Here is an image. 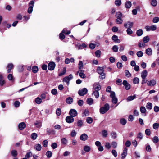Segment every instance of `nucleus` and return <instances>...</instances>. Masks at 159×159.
<instances>
[{"label":"nucleus","mask_w":159,"mask_h":159,"mask_svg":"<svg viewBox=\"0 0 159 159\" xmlns=\"http://www.w3.org/2000/svg\"><path fill=\"white\" fill-rule=\"evenodd\" d=\"M110 108L109 105L108 103H106L104 107H101L100 109V112L101 114H104L108 111Z\"/></svg>","instance_id":"1"},{"label":"nucleus","mask_w":159,"mask_h":159,"mask_svg":"<svg viewBox=\"0 0 159 159\" xmlns=\"http://www.w3.org/2000/svg\"><path fill=\"white\" fill-rule=\"evenodd\" d=\"M34 3V0H32L29 3V7L27 12L29 14L32 13L33 10V8Z\"/></svg>","instance_id":"2"},{"label":"nucleus","mask_w":159,"mask_h":159,"mask_svg":"<svg viewBox=\"0 0 159 159\" xmlns=\"http://www.w3.org/2000/svg\"><path fill=\"white\" fill-rule=\"evenodd\" d=\"M110 96L112 98V102L113 104H116L117 102V98L116 97L115 93L114 92H111L110 93Z\"/></svg>","instance_id":"3"},{"label":"nucleus","mask_w":159,"mask_h":159,"mask_svg":"<svg viewBox=\"0 0 159 159\" xmlns=\"http://www.w3.org/2000/svg\"><path fill=\"white\" fill-rule=\"evenodd\" d=\"M87 92V89L86 88H84L81 90H79L78 92V93L80 95L83 96L86 94Z\"/></svg>","instance_id":"4"},{"label":"nucleus","mask_w":159,"mask_h":159,"mask_svg":"<svg viewBox=\"0 0 159 159\" xmlns=\"http://www.w3.org/2000/svg\"><path fill=\"white\" fill-rule=\"evenodd\" d=\"M66 121L69 123H71L73 122L74 121L73 117L71 116H68L66 118Z\"/></svg>","instance_id":"5"},{"label":"nucleus","mask_w":159,"mask_h":159,"mask_svg":"<svg viewBox=\"0 0 159 159\" xmlns=\"http://www.w3.org/2000/svg\"><path fill=\"white\" fill-rule=\"evenodd\" d=\"M55 66V63L53 62H51L48 64V68L49 70H52L54 69Z\"/></svg>","instance_id":"6"},{"label":"nucleus","mask_w":159,"mask_h":159,"mask_svg":"<svg viewBox=\"0 0 159 159\" xmlns=\"http://www.w3.org/2000/svg\"><path fill=\"white\" fill-rule=\"evenodd\" d=\"M101 89V85L98 83H95L93 85V89L94 90L99 91Z\"/></svg>","instance_id":"7"},{"label":"nucleus","mask_w":159,"mask_h":159,"mask_svg":"<svg viewBox=\"0 0 159 159\" xmlns=\"http://www.w3.org/2000/svg\"><path fill=\"white\" fill-rule=\"evenodd\" d=\"M69 114L70 116L74 117L77 116V112L74 109H71L69 111Z\"/></svg>","instance_id":"8"},{"label":"nucleus","mask_w":159,"mask_h":159,"mask_svg":"<svg viewBox=\"0 0 159 159\" xmlns=\"http://www.w3.org/2000/svg\"><path fill=\"white\" fill-rule=\"evenodd\" d=\"M133 22L128 21L124 24V26L125 28H131L133 27Z\"/></svg>","instance_id":"9"},{"label":"nucleus","mask_w":159,"mask_h":159,"mask_svg":"<svg viewBox=\"0 0 159 159\" xmlns=\"http://www.w3.org/2000/svg\"><path fill=\"white\" fill-rule=\"evenodd\" d=\"M123 84L125 86L126 90H128L130 89V85L128 83L127 81L126 80H124L123 81Z\"/></svg>","instance_id":"10"},{"label":"nucleus","mask_w":159,"mask_h":159,"mask_svg":"<svg viewBox=\"0 0 159 159\" xmlns=\"http://www.w3.org/2000/svg\"><path fill=\"white\" fill-rule=\"evenodd\" d=\"M18 127L20 130H23L26 127V124L24 122H22L19 124Z\"/></svg>","instance_id":"11"},{"label":"nucleus","mask_w":159,"mask_h":159,"mask_svg":"<svg viewBox=\"0 0 159 159\" xmlns=\"http://www.w3.org/2000/svg\"><path fill=\"white\" fill-rule=\"evenodd\" d=\"M156 84V81L155 80H152L150 81H148L147 82V85L149 86H153Z\"/></svg>","instance_id":"12"},{"label":"nucleus","mask_w":159,"mask_h":159,"mask_svg":"<svg viewBox=\"0 0 159 159\" xmlns=\"http://www.w3.org/2000/svg\"><path fill=\"white\" fill-rule=\"evenodd\" d=\"M127 148H125L121 155V158L124 159L126 157L127 155Z\"/></svg>","instance_id":"13"},{"label":"nucleus","mask_w":159,"mask_h":159,"mask_svg":"<svg viewBox=\"0 0 159 159\" xmlns=\"http://www.w3.org/2000/svg\"><path fill=\"white\" fill-rule=\"evenodd\" d=\"M14 66L12 63H10L8 64L7 68L8 69L7 72L8 73L11 72V70L13 68Z\"/></svg>","instance_id":"14"},{"label":"nucleus","mask_w":159,"mask_h":159,"mask_svg":"<svg viewBox=\"0 0 159 159\" xmlns=\"http://www.w3.org/2000/svg\"><path fill=\"white\" fill-rule=\"evenodd\" d=\"M88 138V135L85 133L81 134L80 136V139L83 141H85Z\"/></svg>","instance_id":"15"},{"label":"nucleus","mask_w":159,"mask_h":159,"mask_svg":"<svg viewBox=\"0 0 159 159\" xmlns=\"http://www.w3.org/2000/svg\"><path fill=\"white\" fill-rule=\"evenodd\" d=\"M3 76L0 73V86H3L5 83Z\"/></svg>","instance_id":"16"},{"label":"nucleus","mask_w":159,"mask_h":159,"mask_svg":"<svg viewBox=\"0 0 159 159\" xmlns=\"http://www.w3.org/2000/svg\"><path fill=\"white\" fill-rule=\"evenodd\" d=\"M97 71L99 74L101 75L104 73V68L102 67H98L97 68Z\"/></svg>","instance_id":"17"},{"label":"nucleus","mask_w":159,"mask_h":159,"mask_svg":"<svg viewBox=\"0 0 159 159\" xmlns=\"http://www.w3.org/2000/svg\"><path fill=\"white\" fill-rule=\"evenodd\" d=\"M84 65L82 61H80L78 63V68L80 71L82 72V70H81L83 68Z\"/></svg>","instance_id":"18"},{"label":"nucleus","mask_w":159,"mask_h":159,"mask_svg":"<svg viewBox=\"0 0 159 159\" xmlns=\"http://www.w3.org/2000/svg\"><path fill=\"white\" fill-rule=\"evenodd\" d=\"M112 39L114 41L118 43H119L120 42V40L118 39V37L116 35H113L112 37Z\"/></svg>","instance_id":"19"},{"label":"nucleus","mask_w":159,"mask_h":159,"mask_svg":"<svg viewBox=\"0 0 159 159\" xmlns=\"http://www.w3.org/2000/svg\"><path fill=\"white\" fill-rule=\"evenodd\" d=\"M92 95L95 96L96 98H98L99 96V94L98 91L94 90L93 91Z\"/></svg>","instance_id":"20"},{"label":"nucleus","mask_w":159,"mask_h":159,"mask_svg":"<svg viewBox=\"0 0 159 159\" xmlns=\"http://www.w3.org/2000/svg\"><path fill=\"white\" fill-rule=\"evenodd\" d=\"M147 75V72L146 70H145L143 71L141 73V77L142 79L146 78Z\"/></svg>","instance_id":"21"},{"label":"nucleus","mask_w":159,"mask_h":159,"mask_svg":"<svg viewBox=\"0 0 159 159\" xmlns=\"http://www.w3.org/2000/svg\"><path fill=\"white\" fill-rule=\"evenodd\" d=\"M145 52L148 55L151 56L152 53V50L151 48H149L146 50Z\"/></svg>","instance_id":"22"},{"label":"nucleus","mask_w":159,"mask_h":159,"mask_svg":"<svg viewBox=\"0 0 159 159\" xmlns=\"http://www.w3.org/2000/svg\"><path fill=\"white\" fill-rule=\"evenodd\" d=\"M73 98L70 97L67 98L66 99V103L68 104H71L73 102Z\"/></svg>","instance_id":"23"},{"label":"nucleus","mask_w":159,"mask_h":159,"mask_svg":"<svg viewBox=\"0 0 159 159\" xmlns=\"http://www.w3.org/2000/svg\"><path fill=\"white\" fill-rule=\"evenodd\" d=\"M11 154L14 157H16L18 155V152L16 150H14L11 152Z\"/></svg>","instance_id":"24"},{"label":"nucleus","mask_w":159,"mask_h":159,"mask_svg":"<svg viewBox=\"0 0 159 159\" xmlns=\"http://www.w3.org/2000/svg\"><path fill=\"white\" fill-rule=\"evenodd\" d=\"M150 40V38L148 36L144 37L143 39V41L144 43H147Z\"/></svg>","instance_id":"25"},{"label":"nucleus","mask_w":159,"mask_h":159,"mask_svg":"<svg viewBox=\"0 0 159 159\" xmlns=\"http://www.w3.org/2000/svg\"><path fill=\"white\" fill-rule=\"evenodd\" d=\"M132 3L130 1H127L125 3V6L127 8H129L131 7Z\"/></svg>","instance_id":"26"},{"label":"nucleus","mask_w":159,"mask_h":159,"mask_svg":"<svg viewBox=\"0 0 159 159\" xmlns=\"http://www.w3.org/2000/svg\"><path fill=\"white\" fill-rule=\"evenodd\" d=\"M136 96L135 95H134L133 96H129L127 98V101H130L134 100Z\"/></svg>","instance_id":"27"},{"label":"nucleus","mask_w":159,"mask_h":159,"mask_svg":"<svg viewBox=\"0 0 159 159\" xmlns=\"http://www.w3.org/2000/svg\"><path fill=\"white\" fill-rule=\"evenodd\" d=\"M84 150L85 152H88L90 151L91 150V148L89 146L86 145L84 147Z\"/></svg>","instance_id":"28"},{"label":"nucleus","mask_w":159,"mask_h":159,"mask_svg":"<svg viewBox=\"0 0 159 159\" xmlns=\"http://www.w3.org/2000/svg\"><path fill=\"white\" fill-rule=\"evenodd\" d=\"M140 9V7L139 6H138L136 7V9H134L132 11V13L134 15H136L137 14V10H139Z\"/></svg>","instance_id":"29"},{"label":"nucleus","mask_w":159,"mask_h":159,"mask_svg":"<svg viewBox=\"0 0 159 159\" xmlns=\"http://www.w3.org/2000/svg\"><path fill=\"white\" fill-rule=\"evenodd\" d=\"M143 34V30L142 29H139L136 31V34L138 36H141Z\"/></svg>","instance_id":"30"},{"label":"nucleus","mask_w":159,"mask_h":159,"mask_svg":"<svg viewBox=\"0 0 159 159\" xmlns=\"http://www.w3.org/2000/svg\"><path fill=\"white\" fill-rule=\"evenodd\" d=\"M87 102L89 105H91L93 103V100L91 98H89L87 99Z\"/></svg>","instance_id":"31"},{"label":"nucleus","mask_w":159,"mask_h":159,"mask_svg":"<svg viewBox=\"0 0 159 159\" xmlns=\"http://www.w3.org/2000/svg\"><path fill=\"white\" fill-rule=\"evenodd\" d=\"M61 143L64 145L66 144L67 143V140L65 138H63L61 139Z\"/></svg>","instance_id":"32"},{"label":"nucleus","mask_w":159,"mask_h":159,"mask_svg":"<svg viewBox=\"0 0 159 159\" xmlns=\"http://www.w3.org/2000/svg\"><path fill=\"white\" fill-rule=\"evenodd\" d=\"M86 121L88 123L90 124L92 123L93 119L91 117H88L86 118Z\"/></svg>","instance_id":"33"},{"label":"nucleus","mask_w":159,"mask_h":159,"mask_svg":"<svg viewBox=\"0 0 159 159\" xmlns=\"http://www.w3.org/2000/svg\"><path fill=\"white\" fill-rule=\"evenodd\" d=\"M116 22L117 24H120L122 23L123 20L121 18H117L116 20Z\"/></svg>","instance_id":"34"},{"label":"nucleus","mask_w":159,"mask_h":159,"mask_svg":"<svg viewBox=\"0 0 159 159\" xmlns=\"http://www.w3.org/2000/svg\"><path fill=\"white\" fill-rule=\"evenodd\" d=\"M38 70V68L37 66H35L33 67L32 68V72L34 73L37 72Z\"/></svg>","instance_id":"35"},{"label":"nucleus","mask_w":159,"mask_h":159,"mask_svg":"<svg viewBox=\"0 0 159 159\" xmlns=\"http://www.w3.org/2000/svg\"><path fill=\"white\" fill-rule=\"evenodd\" d=\"M152 141L154 143H157L159 141V138L157 136H154L152 139Z\"/></svg>","instance_id":"36"},{"label":"nucleus","mask_w":159,"mask_h":159,"mask_svg":"<svg viewBox=\"0 0 159 159\" xmlns=\"http://www.w3.org/2000/svg\"><path fill=\"white\" fill-rule=\"evenodd\" d=\"M66 72V67H64L63 69V70L62 72H61L59 74V76H61L64 74H65Z\"/></svg>","instance_id":"37"},{"label":"nucleus","mask_w":159,"mask_h":159,"mask_svg":"<svg viewBox=\"0 0 159 159\" xmlns=\"http://www.w3.org/2000/svg\"><path fill=\"white\" fill-rule=\"evenodd\" d=\"M146 107L147 109H148L149 110L151 109L152 108V104L150 102L148 103L147 104Z\"/></svg>","instance_id":"38"},{"label":"nucleus","mask_w":159,"mask_h":159,"mask_svg":"<svg viewBox=\"0 0 159 159\" xmlns=\"http://www.w3.org/2000/svg\"><path fill=\"white\" fill-rule=\"evenodd\" d=\"M159 127V124L158 123H156L153 125V128L155 129H157Z\"/></svg>","instance_id":"39"},{"label":"nucleus","mask_w":159,"mask_h":159,"mask_svg":"<svg viewBox=\"0 0 159 159\" xmlns=\"http://www.w3.org/2000/svg\"><path fill=\"white\" fill-rule=\"evenodd\" d=\"M115 5L117 6H119L121 4V0H115Z\"/></svg>","instance_id":"40"},{"label":"nucleus","mask_w":159,"mask_h":159,"mask_svg":"<svg viewBox=\"0 0 159 159\" xmlns=\"http://www.w3.org/2000/svg\"><path fill=\"white\" fill-rule=\"evenodd\" d=\"M140 111L142 113H144L146 111L145 108L143 106H142L140 107Z\"/></svg>","instance_id":"41"},{"label":"nucleus","mask_w":159,"mask_h":159,"mask_svg":"<svg viewBox=\"0 0 159 159\" xmlns=\"http://www.w3.org/2000/svg\"><path fill=\"white\" fill-rule=\"evenodd\" d=\"M133 83L135 84H137L139 83V79L137 77H135L133 80Z\"/></svg>","instance_id":"42"},{"label":"nucleus","mask_w":159,"mask_h":159,"mask_svg":"<svg viewBox=\"0 0 159 159\" xmlns=\"http://www.w3.org/2000/svg\"><path fill=\"white\" fill-rule=\"evenodd\" d=\"M120 122L123 125H125L126 123V120L124 118L120 119Z\"/></svg>","instance_id":"43"},{"label":"nucleus","mask_w":159,"mask_h":159,"mask_svg":"<svg viewBox=\"0 0 159 159\" xmlns=\"http://www.w3.org/2000/svg\"><path fill=\"white\" fill-rule=\"evenodd\" d=\"M111 144L112 147L114 148H116L117 146V143L116 142L114 141L112 142Z\"/></svg>","instance_id":"44"},{"label":"nucleus","mask_w":159,"mask_h":159,"mask_svg":"<svg viewBox=\"0 0 159 159\" xmlns=\"http://www.w3.org/2000/svg\"><path fill=\"white\" fill-rule=\"evenodd\" d=\"M122 14L120 12H117L116 13V18H121Z\"/></svg>","instance_id":"45"},{"label":"nucleus","mask_w":159,"mask_h":159,"mask_svg":"<svg viewBox=\"0 0 159 159\" xmlns=\"http://www.w3.org/2000/svg\"><path fill=\"white\" fill-rule=\"evenodd\" d=\"M136 54L138 57H140L143 56V53L141 51H139L137 52Z\"/></svg>","instance_id":"46"},{"label":"nucleus","mask_w":159,"mask_h":159,"mask_svg":"<svg viewBox=\"0 0 159 159\" xmlns=\"http://www.w3.org/2000/svg\"><path fill=\"white\" fill-rule=\"evenodd\" d=\"M111 137L113 139H116L117 137V134L116 132H112L111 133Z\"/></svg>","instance_id":"47"},{"label":"nucleus","mask_w":159,"mask_h":159,"mask_svg":"<svg viewBox=\"0 0 159 159\" xmlns=\"http://www.w3.org/2000/svg\"><path fill=\"white\" fill-rule=\"evenodd\" d=\"M62 33L66 34H70V31H67L66 29L65 28L62 31Z\"/></svg>","instance_id":"48"},{"label":"nucleus","mask_w":159,"mask_h":159,"mask_svg":"<svg viewBox=\"0 0 159 159\" xmlns=\"http://www.w3.org/2000/svg\"><path fill=\"white\" fill-rule=\"evenodd\" d=\"M100 54L101 51L99 50H97L95 52V55L97 57H100Z\"/></svg>","instance_id":"49"},{"label":"nucleus","mask_w":159,"mask_h":159,"mask_svg":"<svg viewBox=\"0 0 159 159\" xmlns=\"http://www.w3.org/2000/svg\"><path fill=\"white\" fill-rule=\"evenodd\" d=\"M105 147L107 149H109L111 147V145L109 143L107 142L105 143Z\"/></svg>","instance_id":"50"},{"label":"nucleus","mask_w":159,"mask_h":159,"mask_svg":"<svg viewBox=\"0 0 159 159\" xmlns=\"http://www.w3.org/2000/svg\"><path fill=\"white\" fill-rule=\"evenodd\" d=\"M37 135L36 133H33L31 134V137L32 139L35 140L37 138Z\"/></svg>","instance_id":"51"},{"label":"nucleus","mask_w":159,"mask_h":159,"mask_svg":"<svg viewBox=\"0 0 159 159\" xmlns=\"http://www.w3.org/2000/svg\"><path fill=\"white\" fill-rule=\"evenodd\" d=\"M46 155L47 157L50 158L52 156V153L50 151H47L46 153Z\"/></svg>","instance_id":"52"},{"label":"nucleus","mask_w":159,"mask_h":159,"mask_svg":"<svg viewBox=\"0 0 159 159\" xmlns=\"http://www.w3.org/2000/svg\"><path fill=\"white\" fill-rule=\"evenodd\" d=\"M125 75L128 77H129L131 76V74L128 70H126L125 71Z\"/></svg>","instance_id":"53"},{"label":"nucleus","mask_w":159,"mask_h":159,"mask_svg":"<svg viewBox=\"0 0 159 159\" xmlns=\"http://www.w3.org/2000/svg\"><path fill=\"white\" fill-rule=\"evenodd\" d=\"M157 4V2L156 0H152L151 2V4L153 6H155Z\"/></svg>","instance_id":"54"},{"label":"nucleus","mask_w":159,"mask_h":159,"mask_svg":"<svg viewBox=\"0 0 159 159\" xmlns=\"http://www.w3.org/2000/svg\"><path fill=\"white\" fill-rule=\"evenodd\" d=\"M14 106L16 107H18L20 105V102L18 101H16L14 102Z\"/></svg>","instance_id":"55"},{"label":"nucleus","mask_w":159,"mask_h":159,"mask_svg":"<svg viewBox=\"0 0 159 159\" xmlns=\"http://www.w3.org/2000/svg\"><path fill=\"white\" fill-rule=\"evenodd\" d=\"M145 43H144V42L140 43L138 44V46L140 48L143 47L144 48L146 46V44Z\"/></svg>","instance_id":"56"},{"label":"nucleus","mask_w":159,"mask_h":159,"mask_svg":"<svg viewBox=\"0 0 159 159\" xmlns=\"http://www.w3.org/2000/svg\"><path fill=\"white\" fill-rule=\"evenodd\" d=\"M145 133L146 135L148 136L150 135L151 134V131L150 129H146L145 131Z\"/></svg>","instance_id":"57"},{"label":"nucleus","mask_w":159,"mask_h":159,"mask_svg":"<svg viewBox=\"0 0 159 159\" xmlns=\"http://www.w3.org/2000/svg\"><path fill=\"white\" fill-rule=\"evenodd\" d=\"M61 113V111L60 108H58L56 111V113L57 116H59Z\"/></svg>","instance_id":"58"},{"label":"nucleus","mask_w":159,"mask_h":159,"mask_svg":"<svg viewBox=\"0 0 159 159\" xmlns=\"http://www.w3.org/2000/svg\"><path fill=\"white\" fill-rule=\"evenodd\" d=\"M126 32L129 35H131L133 33V31L130 28H128L126 30Z\"/></svg>","instance_id":"59"},{"label":"nucleus","mask_w":159,"mask_h":159,"mask_svg":"<svg viewBox=\"0 0 159 159\" xmlns=\"http://www.w3.org/2000/svg\"><path fill=\"white\" fill-rule=\"evenodd\" d=\"M76 134V132L74 130H73L71 132L70 135L71 136L73 137L75 136Z\"/></svg>","instance_id":"60"},{"label":"nucleus","mask_w":159,"mask_h":159,"mask_svg":"<svg viewBox=\"0 0 159 159\" xmlns=\"http://www.w3.org/2000/svg\"><path fill=\"white\" fill-rule=\"evenodd\" d=\"M83 125V122L81 120H78L77 122V125L79 127H81Z\"/></svg>","instance_id":"61"},{"label":"nucleus","mask_w":159,"mask_h":159,"mask_svg":"<svg viewBox=\"0 0 159 159\" xmlns=\"http://www.w3.org/2000/svg\"><path fill=\"white\" fill-rule=\"evenodd\" d=\"M102 133L103 136L104 137H107V131H106V130H104L102 131Z\"/></svg>","instance_id":"62"},{"label":"nucleus","mask_w":159,"mask_h":159,"mask_svg":"<svg viewBox=\"0 0 159 159\" xmlns=\"http://www.w3.org/2000/svg\"><path fill=\"white\" fill-rule=\"evenodd\" d=\"M79 75L82 78H85L86 77V76L85 74L81 71L79 73Z\"/></svg>","instance_id":"63"},{"label":"nucleus","mask_w":159,"mask_h":159,"mask_svg":"<svg viewBox=\"0 0 159 159\" xmlns=\"http://www.w3.org/2000/svg\"><path fill=\"white\" fill-rule=\"evenodd\" d=\"M152 21L153 23H157L159 21V18L156 17L153 19Z\"/></svg>","instance_id":"64"}]
</instances>
